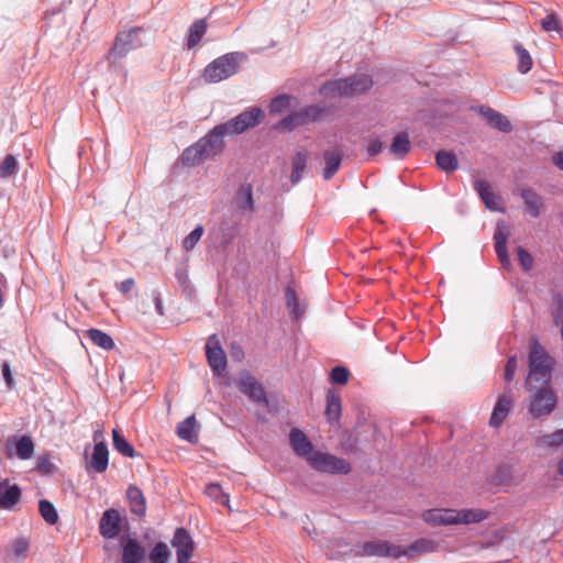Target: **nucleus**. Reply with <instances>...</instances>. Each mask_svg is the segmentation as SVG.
I'll use <instances>...</instances> for the list:
<instances>
[{"mask_svg": "<svg viewBox=\"0 0 563 563\" xmlns=\"http://www.w3.org/2000/svg\"><path fill=\"white\" fill-rule=\"evenodd\" d=\"M224 136L225 134L221 128L216 125L195 144L183 151L180 156L181 163L185 166L194 167L220 155L225 148Z\"/></svg>", "mask_w": 563, "mask_h": 563, "instance_id": "obj_1", "label": "nucleus"}, {"mask_svg": "<svg viewBox=\"0 0 563 563\" xmlns=\"http://www.w3.org/2000/svg\"><path fill=\"white\" fill-rule=\"evenodd\" d=\"M373 86V79L366 74H355L342 79L329 80L320 88L325 98L353 97L364 93Z\"/></svg>", "mask_w": 563, "mask_h": 563, "instance_id": "obj_2", "label": "nucleus"}, {"mask_svg": "<svg viewBox=\"0 0 563 563\" xmlns=\"http://www.w3.org/2000/svg\"><path fill=\"white\" fill-rule=\"evenodd\" d=\"M554 361L537 341L531 344L529 353V375L526 386L550 384Z\"/></svg>", "mask_w": 563, "mask_h": 563, "instance_id": "obj_3", "label": "nucleus"}, {"mask_svg": "<svg viewBox=\"0 0 563 563\" xmlns=\"http://www.w3.org/2000/svg\"><path fill=\"white\" fill-rule=\"evenodd\" d=\"M530 393L528 412L534 418L550 416L558 405V395L550 384L526 386Z\"/></svg>", "mask_w": 563, "mask_h": 563, "instance_id": "obj_4", "label": "nucleus"}, {"mask_svg": "<svg viewBox=\"0 0 563 563\" xmlns=\"http://www.w3.org/2000/svg\"><path fill=\"white\" fill-rule=\"evenodd\" d=\"M244 57L242 53H227L209 63L202 74L206 82L217 84L235 75L240 67V60Z\"/></svg>", "mask_w": 563, "mask_h": 563, "instance_id": "obj_5", "label": "nucleus"}, {"mask_svg": "<svg viewBox=\"0 0 563 563\" xmlns=\"http://www.w3.org/2000/svg\"><path fill=\"white\" fill-rule=\"evenodd\" d=\"M264 117L260 107H250L236 117L224 123L218 124L225 135L234 136L242 134L250 128L257 125Z\"/></svg>", "mask_w": 563, "mask_h": 563, "instance_id": "obj_6", "label": "nucleus"}, {"mask_svg": "<svg viewBox=\"0 0 563 563\" xmlns=\"http://www.w3.org/2000/svg\"><path fill=\"white\" fill-rule=\"evenodd\" d=\"M308 463L313 470L322 473L345 475L351 472V465L347 461L320 451H316L309 457Z\"/></svg>", "mask_w": 563, "mask_h": 563, "instance_id": "obj_7", "label": "nucleus"}, {"mask_svg": "<svg viewBox=\"0 0 563 563\" xmlns=\"http://www.w3.org/2000/svg\"><path fill=\"white\" fill-rule=\"evenodd\" d=\"M142 32L141 27H133L128 32H120L115 36L114 44L109 52L108 59L117 60L123 58L130 51L136 49L142 46V41L139 34Z\"/></svg>", "mask_w": 563, "mask_h": 563, "instance_id": "obj_8", "label": "nucleus"}, {"mask_svg": "<svg viewBox=\"0 0 563 563\" xmlns=\"http://www.w3.org/2000/svg\"><path fill=\"white\" fill-rule=\"evenodd\" d=\"M206 357L213 374L222 376L227 368V355L217 334L210 335L207 340Z\"/></svg>", "mask_w": 563, "mask_h": 563, "instance_id": "obj_9", "label": "nucleus"}, {"mask_svg": "<svg viewBox=\"0 0 563 563\" xmlns=\"http://www.w3.org/2000/svg\"><path fill=\"white\" fill-rule=\"evenodd\" d=\"M119 544L122 563H145L146 549L135 537L122 536Z\"/></svg>", "mask_w": 563, "mask_h": 563, "instance_id": "obj_10", "label": "nucleus"}, {"mask_svg": "<svg viewBox=\"0 0 563 563\" xmlns=\"http://www.w3.org/2000/svg\"><path fill=\"white\" fill-rule=\"evenodd\" d=\"M356 553L360 556L399 559V545L383 540L367 541L358 547Z\"/></svg>", "mask_w": 563, "mask_h": 563, "instance_id": "obj_11", "label": "nucleus"}, {"mask_svg": "<svg viewBox=\"0 0 563 563\" xmlns=\"http://www.w3.org/2000/svg\"><path fill=\"white\" fill-rule=\"evenodd\" d=\"M172 545L176 549L177 563H188L195 551V543L190 533L185 528H177L172 539Z\"/></svg>", "mask_w": 563, "mask_h": 563, "instance_id": "obj_12", "label": "nucleus"}, {"mask_svg": "<svg viewBox=\"0 0 563 563\" xmlns=\"http://www.w3.org/2000/svg\"><path fill=\"white\" fill-rule=\"evenodd\" d=\"M236 386L242 394L250 398V400L265 406L268 404L262 384L257 382V379L252 375L246 374L245 376L241 377L238 380Z\"/></svg>", "mask_w": 563, "mask_h": 563, "instance_id": "obj_13", "label": "nucleus"}, {"mask_svg": "<svg viewBox=\"0 0 563 563\" xmlns=\"http://www.w3.org/2000/svg\"><path fill=\"white\" fill-rule=\"evenodd\" d=\"M122 517L119 510L109 508L99 520V532L106 539H115L121 532Z\"/></svg>", "mask_w": 563, "mask_h": 563, "instance_id": "obj_14", "label": "nucleus"}, {"mask_svg": "<svg viewBox=\"0 0 563 563\" xmlns=\"http://www.w3.org/2000/svg\"><path fill=\"white\" fill-rule=\"evenodd\" d=\"M438 549V543L428 538H419L410 545H399L400 558H418L424 554L433 553Z\"/></svg>", "mask_w": 563, "mask_h": 563, "instance_id": "obj_15", "label": "nucleus"}, {"mask_svg": "<svg viewBox=\"0 0 563 563\" xmlns=\"http://www.w3.org/2000/svg\"><path fill=\"white\" fill-rule=\"evenodd\" d=\"M289 444L294 453L297 456L305 459L307 462L309 461V457L316 452L308 437L298 428H292L290 430Z\"/></svg>", "mask_w": 563, "mask_h": 563, "instance_id": "obj_16", "label": "nucleus"}, {"mask_svg": "<svg viewBox=\"0 0 563 563\" xmlns=\"http://www.w3.org/2000/svg\"><path fill=\"white\" fill-rule=\"evenodd\" d=\"M21 496V488L16 484L11 485L8 481L0 482V509L13 510L20 503Z\"/></svg>", "mask_w": 563, "mask_h": 563, "instance_id": "obj_17", "label": "nucleus"}, {"mask_svg": "<svg viewBox=\"0 0 563 563\" xmlns=\"http://www.w3.org/2000/svg\"><path fill=\"white\" fill-rule=\"evenodd\" d=\"M14 443V455L20 460H30L34 454V442L30 435H21L20 438H13L7 442V454L8 457H12L13 453L10 449V443Z\"/></svg>", "mask_w": 563, "mask_h": 563, "instance_id": "obj_18", "label": "nucleus"}, {"mask_svg": "<svg viewBox=\"0 0 563 563\" xmlns=\"http://www.w3.org/2000/svg\"><path fill=\"white\" fill-rule=\"evenodd\" d=\"M474 188L478 192L485 207L492 211H504L500 207V197L496 195L488 181L484 179H477L474 183Z\"/></svg>", "mask_w": 563, "mask_h": 563, "instance_id": "obj_19", "label": "nucleus"}, {"mask_svg": "<svg viewBox=\"0 0 563 563\" xmlns=\"http://www.w3.org/2000/svg\"><path fill=\"white\" fill-rule=\"evenodd\" d=\"M508 236V228L504 223L499 222L494 232V242L497 257L503 266H508L510 264L507 251Z\"/></svg>", "mask_w": 563, "mask_h": 563, "instance_id": "obj_20", "label": "nucleus"}, {"mask_svg": "<svg viewBox=\"0 0 563 563\" xmlns=\"http://www.w3.org/2000/svg\"><path fill=\"white\" fill-rule=\"evenodd\" d=\"M479 113L486 119L488 124L500 132L510 133L512 131V124L500 112L489 107H481Z\"/></svg>", "mask_w": 563, "mask_h": 563, "instance_id": "obj_21", "label": "nucleus"}, {"mask_svg": "<svg viewBox=\"0 0 563 563\" xmlns=\"http://www.w3.org/2000/svg\"><path fill=\"white\" fill-rule=\"evenodd\" d=\"M126 499L129 501L130 510L139 518L146 515V499L142 490L136 485H130L126 489Z\"/></svg>", "mask_w": 563, "mask_h": 563, "instance_id": "obj_22", "label": "nucleus"}, {"mask_svg": "<svg viewBox=\"0 0 563 563\" xmlns=\"http://www.w3.org/2000/svg\"><path fill=\"white\" fill-rule=\"evenodd\" d=\"M511 406L512 399L509 395L500 396L497 402L495 404V407L489 419L490 427H500L505 419L508 417Z\"/></svg>", "mask_w": 563, "mask_h": 563, "instance_id": "obj_23", "label": "nucleus"}, {"mask_svg": "<svg viewBox=\"0 0 563 563\" xmlns=\"http://www.w3.org/2000/svg\"><path fill=\"white\" fill-rule=\"evenodd\" d=\"M453 509L434 508L422 514L423 520L432 526H450L456 520L453 518Z\"/></svg>", "mask_w": 563, "mask_h": 563, "instance_id": "obj_24", "label": "nucleus"}, {"mask_svg": "<svg viewBox=\"0 0 563 563\" xmlns=\"http://www.w3.org/2000/svg\"><path fill=\"white\" fill-rule=\"evenodd\" d=\"M489 512L484 509H453L454 525L478 523L488 517Z\"/></svg>", "mask_w": 563, "mask_h": 563, "instance_id": "obj_25", "label": "nucleus"}, {"mask_svg": "<svg viewBox=\"0 0 563 563\" xmlns=\"http://www.w3.org/2000/svg\"><path fill=\"white\" fill-rule=\"evenodd\" d=\"M109 451L103 441L96 443L90 461V465L97 473H103L108 468Z\"/></svg>", "mask_w": 563, "mask_h": 563, "instance_id": "obj_26", "label": "nucleus"}, {"mask_svg": "<svg viewBox=\"0 0 563 563\" xmlns=\"http://www.w3.org/2000/svg\"><path fill=\"white\" fill-rule=\"evenodd\" d=\"M325 416L330 422L339 421L341 417L342 406L341 396L334 389H329L325 395Z\"/></svg>", "mask_w": 563, "mask_h": 563, "instance_id": "obj_27", "label": "nucleus"}, {"mask_svg": "<svg viewBox=\"0 0 563 563\" xmlns=\"http://www.w3.org/2000/svg\"><path fill=\"white\" fill-rule=\"evenodd\" d=\"M520 196L523 199L527 212L532 218L540 217L543 206L542 198L536 191L528 188L522 189Z\"/></svg>", "mask_w": 563, "mask_h": 563, "instance_id": "obj_28", "label": "nucleus"}, {"mask_svg": "<svg viewBox=\"0 0 563 563\" xmlns=\"http://www.w3.org/2000/svg\"><path fill=\"white\" fill-rule=\"evenodd\" d=\"M325 167L323 169L322 176L325 180L331 179L336 172L339 170L343 155L340 151H325L323 154Z\"/></svg>", "mask_w": 563, "mask_h": 563, "instance_id": "obj_29", "label": "nucleus"}, {"mask_svg": "<svg viewBox=\"0 0 563 563\" xmlns=\"http://www.w3.org/2000/svg\"><path fill=\"white\" fill-rule=\"evenodd\" d=\"M207 27L206 19H199L191 23L186 37V45L189 49L195 48L199 44L207 32Z\"/></svg>", "mask_w": 563, "mask_h": 563, "instance_id": "obj_30", "label": "nucleus"}, {"mask_svg": "<svg viewBox=\"0 0 563 563\" xmlns=\"http://www.w3.org/2000/svg\"><path fill=\"white\" fill-rule=\"evenodd\" d=\"M235 203L242 211L252 212L254 210L253 189L250 184H244L239 187Z\"/></svg>", "mask_w": 563, "mask_h": 563, "instance_id": "obj_31", "label": "nucleus"}, {"mask_svg": "<svg viewBox=\"0 0 563 563\" xmlns=\"http://www.w3.org/2000/svg\"><path fill=\"white\" fill-rule=\"evenodd\" d=\"M85 335L87 339H89L92 342V344H95L96 346H98L102 350L111 351L114 347L113 339L108 333H106L99 329H95V328L88 329L85 332Z\"/></svg>", "mask_w": 563, "mask_h": 563, "instance_id": "obj_32", "label": "nucleus"}, {"mask_svg": "<svg viewBox=\"0 0 563 563\" xmlns=\"http://www.w3.org/2000/svg\"><path fill=\"white\" fill-rule=\"evenodd\" d=\"M307 162L308 153L305 151H297L291 158L292 169L290 174V181L292 185H296L301 180L302 174L307 167Z\"/></svg>", "mask_w": 563, "mask_h": 563, "instance_id": "obj_33", "label": "nucleus"}, {"mask_svg": "<svg viewBox=\"0 0 563 563\" xmlns=\"http://www.w3.org/2000/svg\"><path fill=\"white\" fill-rule=\"evenodd\" d=\"M410 150L411 143L408 134L405 132L398 133L389 146V152L397 158H404Z\"/></svg>", "mask_w": 563, "mask_h": 563, "instance_id": "obj_34", "label": "nucleus"}, {"mask_svg": "<svg viewBox=\"0 0 563 563\" xmlns=\"http://www.w3.org/2000/svg\"><path fill=\"white\" fill-rule=\"evenodd\" d=\"M196 418L194 415L180 421L177 426V435L188 442L195 443L198 440V434L195 432Z\"/></svg>", "mask_w": 563, "mask_h": 563, "instance_id": "obj_35", "label": "nucleus"}, {"mask_svg": "<svg viewBox=\"0 0 563 563\" xmlns=\"http://www.w3.org/2000/svg\"><path fill=\"white\" fill-rule=\"evenodd\" d=\"M112 444L113 449L126 457H135L137 455L134 448L126 441L118 429L112 430Z\"/></svg>", "mask_w": 563, "mask_h": 563, "instance_id": "obj_36", "label": "nucleus"}, {"mask_svg": "<svg viewBox=\"0 0 563 563\" xmlns=\"http://www.w3.org/2000/svg\"><path fill=\"white\" fill-rule=\"evenodd\" d=\"M435 162L438 167L444 172H454L459 167L456 155L449 151H439L435 154Z\"/></svg>", "mask_w": 563, "mask_h": 563, "instance_id": "obj_37", "label": "nucleus"}, {"mask_svg": "<svg viewBox=\"0 0 563 563\" xmlns=\"http://www.w3.org/2000/svg\"><path fill=\"white\" fill-rule=\"evenodd\" d=\"M515 53L518 57V71L520 74H527L531 70L533 62L530 53L519 42L514 44Z\"/></svg>", "mask_w": 563, "mask_h": 563, "instance_id": "obj_38", "label": "nucleus"}, {"mask_svg": "<svg viewBox=\"0 0 563 563\" xmlns=\"http://www.w3.org/2000/svg\"><path fill=\"white\" fill-rule=\"evenodd\" d=\"M20 169L19 161L14 155L8 154L0 163V178L7 179L14 177Z\"/></svg>", "mask_w": 563, "mask_h": 563, "instance_id": "obj_39", "label": "nucleus"}, {"mask_svg": "<svg viewBox=\"0 0 563 563\" xmlns=\"http://www.w3.org/2000/svg\"><path fill=\"white\" fill-rule=\"evenodd\" d=\"M307 124L306 119L303 118V114L300 111L291 112L287 117L283 118L278 124L277 128L285 130V131H291L297 126Z\"/></svg>", "mask_w": 563, "mask_h": 563, "instance_id": "obj_40", "label": "nucleus"}, {"mask_svg": "<svg viewBox=\"0 0 563 563\" xmlns=\"http://www.w3.org/2000/svg\"><path fill=\"white\" fill-rule=\"evenodd\" d=\"M38 511L46 523L53 526L58 521L57 510L51 501L41 499L38 503Z\"/></svg>", "mask_w": 563, "mask_h": 563, "instance_id": "obj_41", "label": "nucleus"}, {"mask_svg": "<svg viewBox=\"0 0 563 563\" xmlns=\"http://www.w3.org/2000/svg\"><path fill=\"white\" fill-rule=\"evenodd\" d=\"M205 493L208 497H210L212 500L217 501L220 505L230 507V497L228 494H225L221 486L217 483H211L206 486Z\"/></svg>", "mask_w": 563, "mask_h": 563, "instance_id": "obj_42", "label": "nucleus"}, {"mask_svg": "<svg viewBox=\"0 0 563 563\" xmlns=\"http://www.w3.org/2000/svg\"><path fill=\"white\" fill-rule=\"evenodd\" d=\"M169 559V551L164 542H157L150 553L152 563H167Z\"/></svg>", "mask_w": 563, "mask_h": 563, "instance_id": "obj_43", "label": "nucleus"}, {"mask_svg": "<svg viewBox=\"0 0 563 563\" xmlns=\"http://www.w3.org/2000/svg\"><path fill=\"white\" fill-rule=\"evenodd\" d=\"M205 229L201 224L197 225L184 240L183 249L187 252L192 251L201 236L203 235Z\"/></svg>", "mask_w": 563, "mask_h": 563, "instance_id": "obj_44", "label": "nucleus"}, {"mask_svg": "<svg viewBox=\"0 0 563 563\" xmlns=\"http://www.w3.org/2000/svg\"><path fill=\"white\" fill-rule=\"evenodd\" d=\"M285 298H286L288 308L291 309V314L296 319H298L303 313V309L300 308V306L298 303V299H297L295 289L288 286L285 291Z\"/></svg>", "mask_w": 563, "mask_h": 563, "instance_id": "obj_45", "label": "nucleus"}, {"mask_svg": "<svg viewBox=\"0 0 563 563\" xmlns=\"http://www.w3.org/2000/svg\"><path fill=\"white\" fill-rule=\"evenodd\" d=\"M516 254L518 257L519 265L525 272H530L533 268L534 258L533 256L522 246L516 247Z\"/></svg>", "mask_w": 563, "mask_h": 563, "instance_id": "obj_46", "label": "nucleus"}, {"mask_svg": "<svg viewBox=\"0 0 563 563\" xmlns=\"http://www.w3.org/2000/svg\"><path fill=\"white\" fill-rule=\"evenodd\" d=\"M290 97L288 95H279L272 99L269 104V112L273 114L282 113L284 110L289 108Z\"/></svg>", "mask_w": 563, "mask_h": 563, "instance_id": "obj_47", "label": "nucleus"}, {"mask_svg": "<svg viewBox=\"0 0 563 563\" xmlns=\"http://www.w3.org/2000/svg\"><path fill=\"white\" fill-rule=\"evenodd\" d=\"M538 442L551 448H559L563 443V429L539 438Z\"/></svg>", "mask_w": 563, "mask_h": 563, "instance_id": "obj_48", "label": "nucleus"}, {"mask_svg": "<svg viewBox=\"0 0 563 563\" xmlns=\"http://www.w3.org/2000/svg\"><path fill=\"white\" fill-rule=\"evenodd\" d=\"M175 277L184 291H191V283L186 267H177L175 271Z\"/></svg>", "mask_w": 563, "mask_h": 563, "instance_id": "obj_49", "label": "nucleus"}, {"mask_svg": "<svg viewBox=\"0 0 563 563\" xmlns=\"http://www.w3.org/2000/svg\"><path fill=\"white\" fill-rule=\"evenodd\" d=\"M350 376V372L346 367L343 366H335L331 371V380L334 384L344 385L347 383Z\"/></svg>", "mask_w": 563, "mask_h": 563, "instance_id": "obj_50", "label": "nucleus"}, {"mask_svg": "<svg viewBox=\"0 0 563 563\" xmlns=\"http://www.w3.org/2000/svg\"><path fill=\"white\" fill-rule=\"evenodd\" d=\"M307 124L310 122L318 121L323 112L322 108L316 104H310L301 110Z\"/></svg>", "mask_w": 563, "mask_h": 563, "instance_id": "obj_51", "label": "nucleus"}, {"mask_svg": "<svg viewBox=\"0 0 563 563\" xmlns=\"http://www.w3.org/2000/svg\"><path fill=\"white\" fill-rule=\"evenodd\" d=\"M541 27L545 32H559L561 27L558 15L555 13L548 14L541 20Z\"/></svg>", "mask_w": 563, "mask_h": 563, "instance_id": "obj_52", "label": "nucleus"}, {"mask_svg": "<svg viewBox=\"0 0 563 563\" xmlns=\"http://www.w3.org/2000/svg\"><path fill=\"white\" fill-rule=\"evenodd\" d=\"M517 365H518L517 356L516 355L509 356L507 360L506 366H505V374H504L505 380L507 383H510L514 379L515 373L517 369Z\"/></svg>", "mask_w": 563, "mask_h": 563, "instance_id": "obj_53", "label": "nucleus"}, {"mask_svg": "<svg viewBox=\"0 0 563 563\" xmlns=\"http://www.w3.org/2000/svg\"><path fill=\"white\" fill-rule=\"evenodd\" d=\"M383 151V143L378 137L369 139L368 145H367V153L369 157H374L382 153Z\"/></svg>", "mask_w": 563, "mask_h": 563, "instance_id": "obj_54", "label": "nucleus"}, {"mask_svg": "<svg viewBox=\"0 0 563 563\" xmlns=\"http://www.w3.org/2000/svg\"><path fill=\"white\" fill-rule=\"evenodd\" d=\"M553 305H554L553 318H554V321L558 323V320L563 317V296L560 294L554 295L553 296Z\"/></svg>", "mask_w": 563, "mask_h": 563, "instance_id": "obj_55", "label": "nucleus"}, {"mask_svg": "<svg viewBox=\"0 0 563 563\" xmlns=\"http://www.w3.org/2000/svg\"><path fill=\"white\" fill-rule=\"evenodd\" d=\"M29 549V542L24 538L16 539L13 543V551L16 556L24 555Z\"/></svg>", "mask_w": 563, "mask_h": 563, "instance_id": "obj_56", "label": "nucleus"}, {"mask_svg": "<svg viewBox=\"0 0 563 563\" xmlns=\"http://www.w3.org/2000/svg\"><path fill=\"white\" fill-rule=\"evenodd\" d=\"M2 376L9 389L14 388L15 382L13 379L9 363L2 364Z\"/></svg>", "mask_w": 563, "mask_h": 563, "instance_id": "obj_57", "label": "nucleus"}, {"mask_svg": "<svg viewBox=\"0 0 563 563\" xmlns=\"http://www.w3.org/2000/svg\"><path fill=\"white\" fill-rule=\"evenodd\" d=\"M134 286H135L134 279L126 278V279L122 280L120 284H118L117 288L119 289L120 292H122L123 295H126L134 288Z\"/></svg>", "mask_w": 563, "mask_h": 563, "instance_id": "obj_58", "label": "nucleus"}, {"mask_svg": "<svg viewBox=\"0 0 563 563\" xmlns=\"http://www.w3.org/2000/svg\"><path fill=\"white\" fill-rule=\"evenodd\" d=\"M153 300L155 305V310L159 316H164V307L161 298V292L158 290L153 291Z\"/></svg>", "mask_w": 563, "mask_h": 563, "instance_id": "obj_59", "label": "nucleus"}, {"mask_svg": "<svg viewBox=\"0 0 563 563\" xmlns=\"http://www.w3.org/2000/svg\"><path fill=\"white\" fill-rule=\"evenodd\" d=\"M52 467V463L49 457L46 455H42L37 459V468L43 472H48Z\"/></svg>", "mask_w": 563, "mask_h": 563, "instance_id": "obj_60", "label": "nucleus"}, {"mask_svg": "<svg viewBox=\"0 0 563 563\" xmlns=\"http://www.w3.org/2000/svg\"><path fill=\"white\" fill-rule=\"evenodd\" d=\"M552 163L560 169L563 170V150L552 155Z\"/></svg>", "mask_w": 563, "mask_h": 563, "instance_id": "obj_61", "label": "nucleus"}, {"mask_svg": "<svg viewBox=\"0 0 563 563\" xmlns=\"http://www.w3.org/2000/svg\"><path fill=\"white\" fill-rule=\"evenodd\" d=\"M558 472L563 475V456L561 457V460L559 462Z\"/></svg>", "mask_w": 563, "mask_h": 563, "instance_id": "obj_62", "label": "nucleus"}, {"mask_svg": "<svg viewBox=\"0 0 563 563\" xmlns=\"http://www.w3.org/2000/svg\"><path fill=\"white\" fill-rule=\"evenodd\" d=\"M97 438H98V432H96L95 435H93L95 440H97Z\"/></svg>", "mask_w": 563, "mask_h": 563, "instance_id": "obj_63", "label": "nucleus"}]
</instances>
